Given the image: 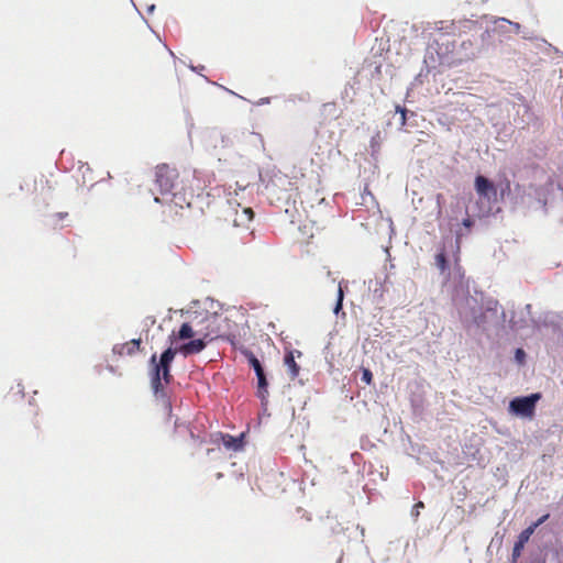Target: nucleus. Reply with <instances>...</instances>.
Here are the masks:
<instances>
[{"mask_svg": "<svg viewBox=\"0 0 563 563\" xmlns=\"http://www.w3.org/2000/svg\"><path fill=\"white\" fill-rule=\"evenodd\" d=\"M206 341L203 339L191 340L180 346L173 349L168 347L165 350L159 360L157 361L156 355H152L150 360L151 365V384L155 395L164 394V386L172 382L170 365L177 353L184 356L200 353L206 347Z\"/></svg>", "mask_w": 563, "mask_h": 563, "instance_id": "f257e3e1", "label": "nucleus"}, {"mask_svg": "<svg viewBox=\"0 0 563 563\" xmlns=\"http://www.w3.org/2000/svg\"><path fill=\"white\" fill-rule=\"evenodd\" d=\"M155 183L163 197L170 196L169 201L175 206L183 207L184 195L178 191L179 173L175 167L167 164L157 165L155 168Z\"/></svg>", "mask_w": 563, "mask_h": 563, "instance_id": "f03ea898", "label": "nucleus"}, {"mask_svg": "<svg viewBox=\"0 0 563 563\" xmlns=\"http://www.w3.org/2000/svg\"><path fill=\"white\" fill-rule=\"evenodd\" d=\"M541 398V394L536 393L527 397H516L509 404V410L520 417L532 418L536 411V405Z\"/></svg>", "mask_w": 563, "mask_h": 563, "instance_id": "7ed1b4c3", "label": "nucleus"}, {"mask_svg": "<svg viewBox=\"0 0 563 563\" xmlns=\"http://www.w3.org/2000/svg\"><path fill=\"white\" fill-rule=\"evenodd\" d=\"M549 514L542 516L540 519H538L536 522L530 525L528 528H526L523 531L520 532L518 536V540L515 542L511 553V563H517L518 559L521 555V552L526 545V543L529 541L530 537L533 534L536 529L542 525L545 520H548Z\"/></svg>", "mask_w": 563, "mask_h": 563, "instance_id": "20e7f679", "label": "nucleus"}, {"mask_svg": "<svg viewBox=\"0 0 563 563\" xmlns=\"http://www.w3.org/2000/svg\"><path fill=\"white\" fill-rule=\"evenodd\" d=\"M475 189L482 197L490 198V196H496V188L494 184L482 175H478L475 178Z\"/></svg>", "mask_w": 563, "mask_h": 563, "instance_id": "39448f33", "label": "nucleus"}, {"mask_svg": "<svg viewBox=\"0 0 563 563\" xmlns=\"http://www.w3.org/2000/svg\"><path fill=\"white\" fill-rule=\"evenodd\" d=\"M295 353L297 354L298 357L301 356L300 351H289L286 353L285 358H284V363L287 367L289 377L291 379H295L299 375V372H300V366L295 361Z\"/></svg>", "mask_w": 563, "mask_h": 563, "instance_id": "423d86ee", "label": "nucleus"}, {"mask_svg": "<svg viewBox=\"0 0 563 563\" xmlns=\"http://www.w3.org/2000/svg\"><path fill=\"white\" fill-rule=\"evenodd\" d=\"M194 335H195V331H194L192 327L188 322H185L181 324V327L179 328V330L177 332L173 331L169 339H170L172 343H174L177 340L191 339V338H194Z\"/></svg>", "mask_w": 563, "mask_h": 563, "instance_id": "0eeeda50", "label": "nucleus"}, {"mask_svg": "<svg viewBox=\"0 0 563 563\" xmlns=\"http://www.w3.org/2000/svg\"><path fill=\"white\" fill-rule=\"evenodd\" d=\"M141 341L140 340H131L124 344L114 347V352L120 355H132L140 349Z\"/></svg>", "mask_w": 563, "mask_h": 563, "instance_id": "6e6552de", "label": "nucleus"}, {"mask_svg": "<svg viewBox=\"0 0 563 563\" xmlns=\"http://www.w3.org/2000/svg\"><path fill=\"white\" fill-rule=\"evenodd\" d=\"M253 217L254 212L251 208H242L241 212H239V210L235 211L233 222L236 227L246 225L252 221Z\"/></svg>", "mask_w": 563, "mask_h": 563, "instance_id": "1a4fd4ad", "label": "nucleus"}, {"mask_svg": "<svg viewBox=\"0 0 563 563\" xmlns=\"http://www.w3.org/2000/svg\"><path fill=\"white\" fill-rule=\"evenodd\" d=\"M222 443L228 450L239 451L243 448V435L233 437L224 434L222 435Z\"/></svg>", "mask_w": 563, "mask_h": 563, "instance_id": "9d476101", "label": "nucleus"}, {"mask_svg": "<svg viewBox=\"0 0 563 563\" xmlns=\"http://www.w3.org/2000/svg\"><path fill=\"white\" fill-rule=\"evenodd\" d=\"M245 355L247 357L249 364L255 371V374L256 375L263 374L264 369H263L262 364L258 361V358L252 352H246Z\"/></svg>", "mask_w": 563, "mask_h": 563, "instance_id": "9b49d317", "label": "nucleus"}, {"mask_svg": "<svg viewBox=\"0 0 563 563\" xmlns=\"http://www.w3.org/2000/svg\"><path fill=\"white\" fill-rule=\"evenodd\" d=\"M257 377V388H258V396L264 399L267 395V380L265 373L256 375Z\"/></svg>", "mask_w": 563, "mask_h": 563, "instance_id": "f8f14e48", "label": "nucleus"}, {"mask_svg": "<svg viewBox=\"0 0 563 563\" xmlns=\"http://www.w3.org/2000/svg\"><path fill=\"white\" fill-rule=\"evenodd\" d=\"M435 264L441 272H444L448 268V261L444 252H440L437 254Z\"/></svg>", "mask_w": 563, "mask_h": 563, "instance_id": "ddd939ff", "label": "nucleus"}, {"mask_svg": "<svg viewBox=\"0 0 563 563\" xmlns=\"http://www.w3.org/2000/svg\"><path fill=\"white\" fill-rule=\"evenodd\" d=\"M362 382H364L366 385H371L373 383V373L369 368H362Z\"/></svg>", "mask_w": 563, "mask_h": 563, "instance_id": "4468645a", "label": "nucleus"}, {"mask_svg": "<svg viewBox=\"0 0 563 563\" xmlns=\"http://www.w3.org/2000/svg\"><path fill=\"white\" fill-rule=\"evenodd\" d=\"M342 301H343V290H342V288L340 286L339 287V294H338V302H336V306H335V309H334L335 312H339V310L342 308Z\"/></svg>", "mask_w": 563, "mask_h": 563, "instance_id": "2eb2a0df", "label": "nucleus"}, {"mask_svg": "<svg viewBox=\"0 0 563 563\" xmlns=\"http://www.w3.org/2000/svg\"><path fill=\"white\" fill-rule=\"evenodd\" d=\"M397 111L400 112L401 114V118H400V123L401 125H405L406 124V109L405 108H400L399 106L396 108Z\"/></svg>", "mask_w": 563, "mask_h": 563, "instance_id": "dca6fc26", "label": "nucleus"}, {"mask_svg": "<svg viewBox=\"0 0 563 563\" xmlns=\"http://www.w3.org/2000/svg\"><path fill=\"white\" fill-rule=\"evenodd\" d=\"M463 225L466 228V229H471L472 225H473V220L471 218H466L463 220Z\"/></svg>", "mask_w": 563, "mask_h": 563, "instance_id": "f3484780", "label": "nucleus"}, {"mask_svg": "<svg viewBox=\"0 0 563 563\" xmlns=\"http://www.w3.org/2000/svg\"><path fill=\"white\" fill-rule=\"evenodd\" d=\"M516 357L521 361L525 357V352L521 349H518L516 352Z\"/></svg>", "mask_w": 563, "mask_h": 563, "instance_id": "a211bd4d", "label": "nucleus"}, {"mask_svg": "<svg viewBox=\"0 0 563 563\" xmlns=\"http://www.w3.org/2000/svg\"><path fill=\"white\" fill-rule=\"evenodd\" d=\"M154 44H155V46H156L159 51H162V52H164V51H165V48H166L164 45H162V44L159 43V41H154Z\"/></svg>", "mask_w": 563, "mask_h": 563, "instance_id": "6ab92c4d", "label": "nucleus"}, {"mask_svg": "<svg viewBox=\"0 0 563 563\" xmlns=\"http://www.w3.org/2000/svg\"><path fill=\"white\" fill-rule=\"evenodd\" d=\"M423 507H424V505H423V503H422V501H419V503H417V504L415 505V508H416V509H420V508H423Z\"/></svg>", "mask_w": 563, "mask_h": 563, "instance_id": "aec40b11", "label": "nucleus"}, {"mask_svg": "<svg viewBox=\"0 0 563 563\" xmlns=\"http://www.w3.org/2000/svg\"><path fill=\"white\" fill-rule=\"evenodd\" d=\"M517 31L520 29L519 23L509 22Z\"/></svg>", "mask_w": 563, "mask_h": 563, "instance_id": "412c9836", "label": "nucleus"}, {"mask_svg": "<svg viewBox=\"0 0 563 563\" xmlns=\"http://www.w3.org/2000/svg\"><path fill=\"white\" fill-rule=\"evenodd\" d=\"M59 219L67 217V213H58Z\"/></svg>", "mask_w": 563, "mask_h": 563, "instance_id": "4be33fe9", "label": "nucleus"}]
</instances>
